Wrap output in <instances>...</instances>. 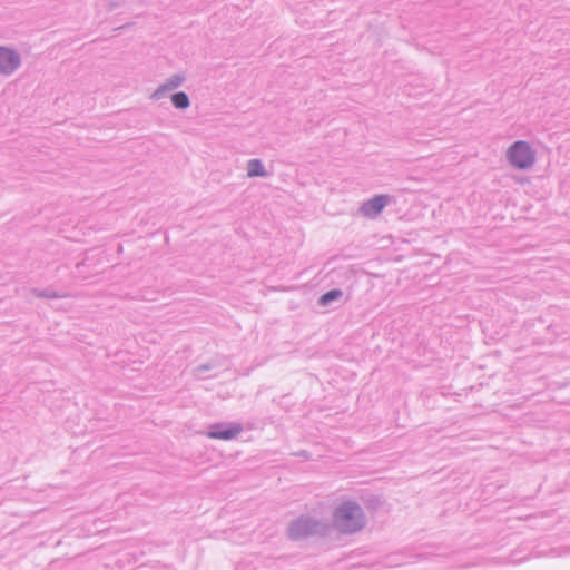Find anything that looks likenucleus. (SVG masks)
I'll use <instances>...</instances> for the list:
<instances>
[{
    "mask_svg": "<svg viewBox=\"0 0 570 570\" xmlns=\"http://www.w3.org/2000/svg\"><path fill=\"white\" fill-rule=\"evenodd\" d=\"M334 523L342 532H354L363 525L361 508L352 502L343 503L334 514Z\"/></svg>",
    "mask_w": 570,
    "mask_h": 570,
    "instance_id": "f257e3e1",
    "label": "nucleus"
},
{
    "mask_svg": "<svg viewBox=\"0 0 570 570\" xmlns=\"http://www.w3.org/2000/svg\"><path fill=\"white\" fill-rule=\"evenodd\" d=\"M512 165L518 168H527L534 161V154L530 146L524 141L515 142L508 153Z\"/></svg>",
    "mask_w": 570,
    "mask_h": 570,
    "instance_id": "f03ea898",
    "label": "nucleus"
},
{
    "mask_svg": "<svg viewBox=\"0 0 570 570\" xmlns=\"http://www.w3.org/2000/svg\"><path fill=\"white\" fill-rule=\"evenodd\" d=\"M19 65V58L18 56L4 48H0V71L1 72H11L13 71Z\"/></svg>",
    "mask_w": 570,
    "mask_h": 570,
    "instance_id": "7ed1b4c3",
    "label": "nucleus"
},
{
    "mask_svg": "<svg viewBox=\"0 0 570 570\" xmlns=\"http://www.w3.org/2000/svg\"><path fill=\"white\" fill-rule=\"evenodd\" d=\"M387 199L385 196H376L363 205L362 212L366 216L377 215L385 207Z\"/></svg>",
    "mask_w": 570,
    "mask_h": 570,
    "instance_id": "20e7f679",
    "label": "nucleus"
},
{
    "mask_svg": "<svg viewBox=\"0 0 570 570\" xmlns=\"http://www.w3.org/2000/svg\"><path fill=\"white\" fill-rule=\"evenodd\" d=\"M239 432H240V428L235 426V428L227 429V430L213 431L209 433V436L213 439L229 440V439H233L234 436L238 435Z\"/></svg>",
    "mask_w": 570,
    "mask_h": 570,
    "instance_id": "39448f33",
    "label": "nucleus"
},
{
    "mask_svg": "<svg viewBox=\"0 0 570 570\" xmlns=\"http://www.w3.org/2000/svg\"><path fill=\"white\" fill-rule=\"evenodd\" d=\"M248 176L255 177V176H264L265 170L263 168V165L259 160L253 159L248 163Z\"/></svg>",
    "mask_w": 570,
    "mask_h": 570,
    "instance_id": "423d86ee",
    "label": "nucleus"
},
{
    "mask_svg": "<svg viewBox=\"0 0 570 570\" xmlns=\"http://www.w3.org/2000/svg\"><path fill=\"white\" fill-rule=\"evenodd\" d=\"M171 102L176 108H186L189 105V99L185 92H177L173 95Z\"/></svg>",
    "mask_w": 570,
    "mask_h": 570,
    "instance_id": "0eeeda50",
    "label": "nucleus"
},
{
    "mask_svg": "<svg viewBox=\"0 0 570 570\" xmlns=\"http://www.w3.org/2000/svg\"><path fill=\"white\" fill-rule=\"evenodd\" d=\"M342 295V292L338 291V289H333V291H330L327 293H325L321 299H320V303L322 305H326L328 302L333 301V299H336L338 298L340 296Z\"/></svg>",
    "mask_w": 570,
    "mask_h": 570,
    "instance_id": "6e6552de",
    "label": "nucleus"
},
{
    "mask_svg": "<svg viewBox=\"0 0 570 570\" xmlns=\"http://www.w3.org/2000/svg\"><path fill=\"white\" fill-rule=\"evenodd\" d=\"M297 528H298V524H297V525H295V527L292 529V532H293V535H294V537L299 535V531H298V529H297Z\"/></svg>",
    "mask_w": 570,
    "mask_h": 570,
    "instance_id": "1a4fd4ad",
    "label": "nucleus"
}]
</instances>
